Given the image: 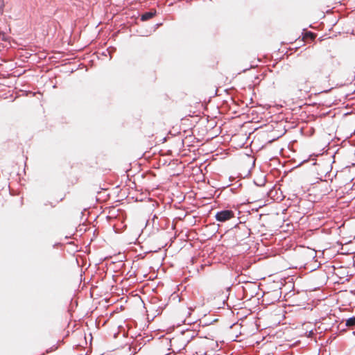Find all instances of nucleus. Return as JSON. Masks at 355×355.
Returning <instances> with one entry per match:
<instances>
[{"mask_svg": "<svg viewBox=\"0 0 355 355\" xmlns=\"http://www.w3.org/2000/svg\"><path fill=\"white\" fill-rule=\"evenodd\" d=\"M179 340L184 345V348L188 347L196 354L204 355H206L208 346L211 343H212L211 340H209L207 338H196L191 340H189L184 336L179 338Z\"/></svg>", "mask_w": 355, "mask_h": 355, "instance_id": "nucleus-1", "label": "nucleus"}, {"mask_svg": "<svg viewBox=\"0 0 355 355\" xmlns=\"http://www.w3.org/2000/svg\"><path fill=\"white\" fill-rule=\"evenodd\" d=\"M324 73V67L322 65H314L308 72L304 78V83H314Z\"/></svg>", "mask_w": 355, "mask_h": 355, "instance_id": "nucleus-2", "label": "nucleus"}, {"mask_svg": "<svg viewBox=\"0 0 355 355\" xmlns=\"http://www.w3.org/2000/svg\"><path fill=\"white\" fill-rule=\"evenodd\" d=\"M216 219L219 222H225L234 217V213L232 210H223L216 214Z\"/></svg>", "mask_w": 355, "mask_h": 355, "instance_id": "nucleus-3", "label": "nucleus"}, {"mask_svg": "<svg viewBox=\"0 0 355 355\" xmlns=\"http://www.w3.org/2000/svg\"><path fill=\"white\" fill-rule=\"evenodd\" d=\"M155 15V12H145L144 13L141 17V19L142 21H146V20H148L150 19H151L152 17H153Z\"/></svg>", "mask_w": 355, "mask_h": 355, "instance_id": "nucleus-4", "label": "nucleus"}, {"mask_svg": "<svg viewBox=\"0 0 355 355\" xmlns=\"http://www.w3.org/2000/svg\"><path fill=\"white\" fill-rule=\"evenodd\" d=\"M346 326L353 327L355 326V317H352L346 320Z\"/></svg>", "mask_w": 355, "mask_h": 355, "instance_id": "nucleus-5", "label": "nucleus"}, {"mask_svg": "<svg viewBox=\"0 0 355 355\" xmlns=\"http://www.w3.org/2000/svg\"><path fill=\"white\" fill-rule=\"evenodd\" d=\"M64 197H65V195H64V194L61 195V196L58 198L59 199H58V200H56V202L58 203V202L62 201V200L64 198Z\"/></svg>", "mask_w": 355, "mask_h": 355, "instance_id": "nucleus-6", "label": "nucleus"}, {"mask_svg": "<svg viewBox=\"0 0 355 355\" xmlns=\"http://www.w3.org/2000/svg\"><path fill=\"white\" fill-rule=\"evenodd\" d=\"M307 35H309L312 39L315 37L314 35L312 33H309Z\"/></svg>", "mask_w": 355, "mask_h": 355, "instance_id": "nucleus-7", "label": "nucleus"}, {"mask_svg": "<svg viewBox=\"0 0 355 355\" xmlns=\"http://www.w3.org/2000/svg\"><path fill=\"white\" fill-rule=\"evenodd\" d=\"M50 204H51V205L52 207H55V205H53V203H52V202H51Z\"/></svg>", "mask_w": 355, "mask_h": 355, "instance_id": "nucleus-8", "label": "nucleus"}]
</instances>
